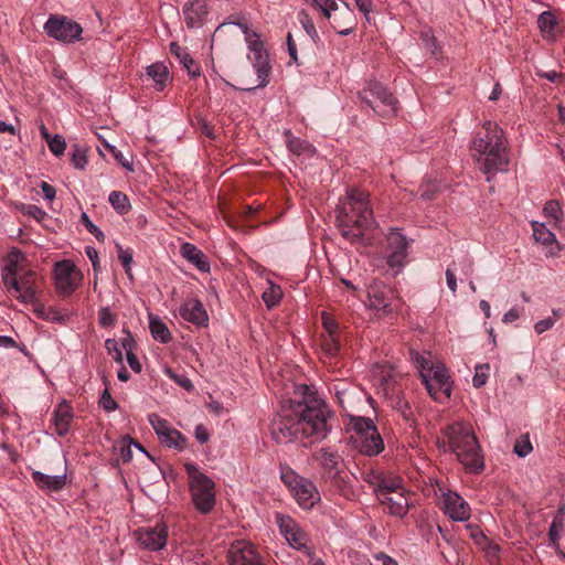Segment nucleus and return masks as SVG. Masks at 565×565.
<instances>
[{
	"instance_id": "obj_1",
	"label": "nucleus",
	"mask_w": 565,
	"mask_h": 565,
	"mask_svg": "<svg viewBox=\"0 0 565 565\" xmlns=\"http://www.w3.org/2000/svg\"><path fill=\"white\" fill-rule=\"evenodd\" d=\"M297 391L306 396L305 399L291 402L277 414L270 425L273 438L279 444L297 440L317 443L326 439L331 430L327 404L313 396L308 385H300Z\"/></svg>"
},
{
	"instance_id": "obj_2",
	"label": "nucleus",
	"mask_w": 565,
	"mask_h": 565,
	"mask_svg": "<svg viewBox=\"0 0 565 565\" xmlns=\"http://www.w3.org/2000/svg\"><path fill=\"white\" fill-rule=\"evenodd\" d=\"M335 222L342 236L359 242L375 225L370 193L359 188L348 189L335 209Z\"/></svg>"
},
{
	"instance_id": "obj_3",
	"label": "nucleus",
	"mask_w": 565,
	"mask_h": 565,
	"mask_svg": "<svg viewBox=\"0 0 565 565\" xmlns=\"http://www.w3.org/2000/svg\"><path fill=\"white\" fill-rule=\"evenodd\" d=\"M471 156L479 169L490 175L505 171L509 164L507 138L498 124L486 121L470 142Z\"/></svg>"
},
{
	"instance_id": "obj_4",
	"label": "nucleus",
	"mask_w": 565,
	"mask_h": 565,
	"mask_svg": "<svg viewBox=\"0 0 565 565\" xmlns=\"http://www.w3.org/2000/svg\"><path fill=\"white\" fill-rule=\"evenodd\" d=\"M444 436L457 456L459 462L471 471H479L483 467L481 449L472 427L466 423H455L444 429Z\"/></svg>"
},
{
	"instance_id": "obj_5",
	"label": "nucleus",
	"mask_w": 565,
	"mask_h": 565,
	"mask_svg": "<svg viewBox=\"0 0 565 565\" xmlns=\"http://www.w3.org/2000/svg\"><path fill=\"white\" fill-rule=\"evenodd\" d=\"M411 358L429 395L440 403L448 401L451 394V382L445 365L440 362L434 363L428 355L418 352H412Z\"/></svg>"
},
{
	"instance_id": "obj_6",
	"label": "nucleus",
	"mask_w": 565,
	"mask_h": 565,
	"mask_svg": "<svg viewBox=\"0 0 565 565\" xmlns=\"http://www.w3.org/2000/svg\"><path fill=\"white\" fill-rule=\"evenodd\" d=\"M184 469L189 479L192 502L201 513H210L215 505V483L193 462H186Z\"/></svg>"
},
{
	"instance_id": "obj_7",
	"label": "nucleus",
	"mask_w": 565,
	"mask_h": 565,
	"mask_svg": "<svg viewBox=\"0 0 565 565\" xmlns=\"http://www.w3.org/2000/svg\"><path fill=\"white\" fill-rule=\"evenodd\" d=\"M350 417L351 440L354 447L365 456H377L384 450V441L371 418Z\"/></svg>"
},
{
	"instance_id": "obj_8",
	"label": "nucleus",
	"mask_w": 565,
	"mask_h": 565,
	"mask_svg": "<svg viewBox=\"0 0 565 565\" xmlns=\"http://www.w3.org/2000/svg\"><path fill=\"white\" fill-rule=\"evenodd\" d=\"M280 477L296 502L302 509H312L320 502V493L310 479L298 475L290 468H282Z\"/></svg>"
},
{
	"instance_id": "obj_9",
	"label": "nucleus",
	"mask_w": 565,
	"mask_h": 565,
	"mask_svg": "<svg viewBox=\"0 0 565 565\" xmlns=\"http://www.w3.org/2000/svg\"><path fill=\"white\" fill-rule=\"evenodd\" d=\"M360 97L379 116L390 117L397 111L396 98L377 82H367L360 92Z\"/></svg>"
},
{
	"instance_id": "obj_10",
	"label": "nucleus",
	"mask_w": 565,
	"mask_h": 565,
	"mask_svg": "<svg viewBox=\"0 0 565 565\" xmlns=\"http://www.w3.org/2000/svg\"><path fill=\"white\" fill-rule=\"evenodd\" d=\"M53 279L60 297H71L83 284L84 275L71 259L56 262L53 266Z\"/></svg>"
},
{
	"instance_id": "obj_11",
	"label": "nucleus",
	"mask_w": 565,
	"mask_h": 565,
	"mask_svg": "<svg viewBox=\"0 0 565 565\" xmlns=\"http://www.w3.org/2000/svg\"><path fill=\"white\" fill-rule=\"evenodd\" d=\"M385 241L383 257L388 268L397 274L407 263L411 241L398 228H391Z\"/></svg>"
},
{
	"instance_id": "obj_12",
	"label": "nucleus",
	"mask_w": 565,
	"mask_h": 565,
	"mask_svg": "<svg viewBox=\"0 0 565 565\" xmlns=\"http://www.w3.org/2000/svg\"><path fill=\"white\" fill-rule=\"evenodd\" d=\"M42 277L33 268L15 278L13 284H7L4 286L17 300L21 303L29 305L38 299L42 289Z\"/></svg>"
},
{
	"instance_id": "obj_13",
	"label": "nucleus",
	"mask_w": 565,
	"mask_h": 565,
	"mask_svg": "<svg viewBox=\"0 0 565 565\" xmlns=\"http://www.w3.org/2000/svg\"><path fill=\"white\" fill-rule=\"evenodd\" d=\"M46 34L62 43H73L81 40L82 26L65 15H50L43 26Z\"/></svg>"
},
{
	"instance_id": "obj_14",
	"label": "nucleus",
	"mask_w": 565,
	"mask_h": 565,
	"mask_svg": "<svg viewBox=\"0 0 565 565\" xmlns=\"http://www.w3.org/2000/svg\"><path fill=\"white\" fill-rule=\"evenodd\" d=\"M275 521L281 536L291 548L309 554V537L291 516L282 513H276Z\"/></svg>"
},
{
	"instance_id": "obj_15",
	"label": "nucleus",
	"mask_w": 565,
	"mask_h": 565,
	"mask_svg": "<svg viewBox=\"0 0 565 565\" xmlns=\"http://www.w3.org/2000/svg\"><path fill=\"white\" fill-rule=\"evenodd\" d=\"M34 267L28 257L17 248L11 249L1 264V277L4 285L13 284V280Z\"/></svg>"
},
{
	"instance_id": "obj_16",
	"label": "nucleus",
	"mask_w": 565,
	"mask_h": 565,
	"mask_svg": "<svg viewBox=\"0 0 565 565\" xmlns=\"http://www.w3.org/2000/svg\"><path fill=\"white\" fill-rule=\"evenodd\" d=\"M148 420L162 445L179 450H183L185 448V438L180 431L172 428L167 419L162 418L158 414H150L148 416Z\"/></svg>"
},
{
	"instance_id": "obj_17",
	"label": "nucleus",
	"mask_w": 565,
	"mask_h": 565,
	"mask_svg": "<svg viewBox=\"0 0 565 565\" xmlns=\"http://www.w3.org/2000/svg\"><path fill=\"white\" fill-rule=\"evenodd\" d=\"M394 291L382 282H374L367 290V307L379 315H387L395 307Z\"/></svg>"
},
{
	"instance_id": "obj_18",
	"label": "nucleus",
	"mask_w": 565,
	"mask_h": 565,
	"mask_svg": "<svg viewBox=\"0 0 565 565\" xmlns=\"http://www.w3.org/2000/svg\"><path fill=\"white\" fill-rule=\"evenodd\" d=\"M135 536L141 547L160 551L167 544L168 529L164 523H157L153 527L147 526L137 530Z\"/></svg>"
},
{
	"instance_id": "obj_19",
	"label": "nucleus",
	"mask_w": 565,
	"mask_h": 565,
	"mask_svg": "<svg viewBox=\"0 0 565 565\" xmlns=\"http://www.w3.org/2000/svg\"><path fill=\"white\" fill-rule=\"evenodd\" d=\"M441 509L446 515L456 522L467 521L470 518V507L468 502L451 490L443 492Z\"/></svg>"
},
{
	"instance_id": "obj_20",
	"label": "nucleus",
	"mask_w": 565,
	"mask_h": 565,
	"mask_svg": "<svg viewBox=\"0 0 565 565\" xmlns=\"http://www.w3.org/2000/svg\"><path fill=\"white\" fill-rule=\"evenodd\" d=\"M247 57L250 61L253 68L257 75L258 84L256 87L267 86L271 74V65L265 45L248 52Z\"/></svg>"
},
{
	"instance_id": "obj_21",
	"label": "nucleus",
	"mask_w": 565,
	"mask_h": 565,
	"mask_svg": "<svg viewBox=\"0 0 565 565\" xmlns=\"http://www.w3.org/2000/svg\"><path fill=\"white\" fill-rule=\"evenodd\" d=\"M533 237L536 243L541 244L545 249L547 257L557 256L561 252V246L556 239L555 234L544 224L537 221L531 222Z\"/></svg>"
},
{
	"instance_id": "obj_22",
	"label": "nucleus",
	"mask_w": 565,
	"mask_h": 565,
	"mask_svg": "<svg viewBox=\"0 0 565 565\" xmlns=\"http://www.w3.org/2000/svg\"><path fill=\"white\" fill-rule=\"evenodd\" d=\"M227 558L231 565H249L259 559L252 544L243 540L231 545Z\"/></svg>"
},
{
	"instance_id": "obj_23",
	"label": "nucleus",
	"mask_w": 565,
	"mask_h": 565,
	"mask_svg": "<svg viewBox=\"0 0 565 565\" xmlns=\"http://www.w3.org/2000/svg\"><path fill=\"white\" fill-rule=\"evenodd\" d=\"M180 316L184 321L193 323L198 327H205L209 322V316L202 302L198 299H189L184 301L180 309Z\"/></svg>"
},
{
	"instance_id": "obj_24",
	"label": "nucleus",
	"mask_w": 565,
	"mask_h": 565,
	"mask_svg": "<svg viewBox=\"0 0 565 565\" xmlns=\"http://www.w3.org/2000/svg\"><path fill=\"white\" fill-rule=\"evenodd\" d=\"M185 23L189 28H200L206 21L209 7L206 0H191L183 7Z\"/></svg>"
},
{
	"instance_id": "obj_25",
	"label": "nucleus",
	"mask_w": 565,
	"mask_h": 565,
	"mask_svg": "<svg viewBox=\"0 0 565 565\" xmlns=\"http://www.w3.org/2000/svg\"><path fill=\"white\" fill-rule=\"evenodd\" d=\"M377 499L387 509L391 515L403 518L408 511L409 499L407 492L392 493Z\"/></svg>"
},
{
	"instance_id": "obj_26",
	"label": "nucleus",
	"mask_w": 565,
	"mask_h": 565,
	"mask_svg": "<svg viewBox=\"0 0 565 565\" xmlns=\"http://www.w3.org/2000/svg\"><path fill=\"white\" fill-rule=\"evenodd\" d=\"M72 418V406L67 402L62 401L53 412V424L58 436H65L68 433Z\"/></svg>"
},
{
	"instance_id": "obj_27",
	"label": "nucleus",
	"mask_w": 565,
	"mask_h": 565,
	"mask_svg": "<svg viewBox=\"0 0 565 565\" xmlns=\"http://www.w3.org/2000/svg\"><path fill=\"white\" fill-rule=\"evenodd\" d=\"M315 460L330 476H335L341 461L340 455L331 448H321L313 455Z\"/></svg>"
},
{
	"instance_id": "obj_28",
	"label": "nucleus",
	"mask_w": 565,
	"mask_h": 565,
	"mask_svg": "<svg viewBox=\"0 0 565 565\" xmlns=\"http://www.w3.org/2000/svg\"><path fill=\"white\" fill-rule=\"evenodd\" d=\"M181 256L195 266L200 271L210 270V262L204 253L191 243H183L180 247Z\"/></svg>"
},
{
	"instance_id": "obj_29",
	"label": "nucleus",
	"mask_w": 565,
	"mask_h": 565,
	"mask_svg": "<svg viewBox=\"0 0 565 565\" xmlns=\"http://www.w3.org/2000/svg\"><path fill=\"white\" fill-rule=\"evenodd\" d=\"M146 75L152 81L151 87L157 92H162L171 81L169 70L162 62L147 66Z\"/></svg>"
},
{
	"instance_id": "obj_30",
	"label": "nucleus",
	"mask_w": 565,
	"mask_h": 565,
	"mask_svg": "<svg viewBox=\"0 0 565 565\" xmlns=\"http://www.w3.org/2000/svg\"><path fill=\"white\" fill-rule=\"evenodd\" d=\"M557 18L552 11H544L537 17V28L543 40L554 42L556 40Z\"/></svg>"
},
{
	"instance_id": "obj_31",
	"label": "nucleus",
	"mask_w": 565,
	"mask_h": 565,
	"mask_svg": "<svg viewBox=\"0 0 565 565\" xmlns=\"http://www.w3.org/2000/svg\"><path fill=\"white\" fill-rule=\"evenodd\" d=\"M32 479L40 489L47 491H58L66 483V475L51 476L41 471H33Z\"/></svg>"
},
{
	"instance_id": "obj_32",
	"label": "nucleus",
	"mask_w": 565,
	"mask_h": 565,
	"mask_svg": "<svg viewBox=\"0 0 565 565\" xmlns=\"http://www.w3.org/2000/svg\"><path fill=\"white\" fill-rule=\"evenodd\" d=\"M333 390L339 405L343 411L349 412L353 407L356 390L345 382L335 383Z\"/></svg>"
},
{
	"instance_id": "obj_33",
	"label": "nucleus",
	"mask_w": 565,
	"mask_h": 565,
	"mask_svg": "<svg viewBox=\"0 0 565 565\" xmlns=\"http://www.w3.org/2000/svg\"><path fill=\"white\" fill-rule=\"evenodd\" d=\"M170 52H171V54H173L179 60V62L188 71V74L191 77L200 76V74H201L200 73V67L195 64L194 60L186 52L185 49H183L179 44L172 42L170 44Z\"/></svg>"
},
{
	"instance_id": "obj_34",
	"label": "nucleus",
	"mask_w": 565,
	"mask_h": 565,
	"mask_svg": "<svg viewBox=\"0 0 565 565\" xmlns=\"http://www.w3.org/2000/svg\"><path fill=\"white\" fill-rule=\"evenodd\" d=\"M149 329L152 338L160 343H168L171 341L172 335L168 326L161 318L152 313L149 315Z\"/></svg>"
},
{
	"instance_id": "obj_35",
	"label": "nucleus",
	"mask_w": 565,
	"mask_h": 565,
	"mask_svg": "<svg viewBox=\"0 0 565 565\" xmlns=\"http://www.w3.org/2000/svg\"><path fill=\"white\" fill-rule=\"evenodd\" d=\"M402 492H407V490L399 477L384 478L375 489L377 498H383L392 493Z\"/></svg>"
},
{
	"instance_id": "obj_36",
	"label": "nucleus",
	"mask_w": 565,
	"mask_h": 565,
	"mask_svg": "<svg viewBox=\"0 0 565 565\" xmlns=\"http://www.w3.org/2000/svg\"><path fill=\"white\" fill-rule=\"evenodd\" d=\"M543 214L548 221V223L555 227L556 230L561 231L563 226V210L558 201L551 200L545 203L543 209Z\"/></svg>"
},
{
	"instance_id": "obj_37",
	"label": "nucleus",
	"mask_w": 565,
	"mask_h": 565,
	"mask_svg": "<svg viewBox=\"0 0 565 565\" xmlns=\"http://www.w3.org/2000/svg\"><path fill=\"white\" fill-rule=\"evenodd\" d=\"M32 306L34 313L45 321L51 322H61L64 320V315L60 312L57 309L52 307H45L39 299H35L34 302H30Z\"/></svg>"
},
{
	"instance_id": "obj_38",
	"label": "nucleus",
	"mask_w": 565,
	"mask_h": 565,
	"mask_svg": "<svg viewBox=\"0 0 565 565\" xmlns=\"http://www.w3.org/2000/svg\"><path fill=\"white\" fill-rule=\"evenodd\" d=\"M262 298L267 308H274L280 302L282 298V289L274 281L267 280V288L264 290Z\"/></svg>"
},
{
	"instance_id": "obj_39",
	"label": "nucleus",
	"mask_w": 565,
	"mask_h": 565,
	"mask_svg": "<svg viewBox=\"0 0 565 565\" xmlns=\"http://www.w3.org/2000/svg\"><path fill=\"white\" fill-rule=\"evenodd\" d=\"M341 15L344 20V23H340L337 19H334V22L332 25H333L334 30H337V32L340 35H349L353 31L354 24H353V12L351 11V9L349 8V6L347 3H344L343 10H341Z\"/></svg>"
},
{
	"instance_id": "obj_40",
	"label": "nucleus",
	"mask_w": 565,
	"mask_h": 565,
	"mask_svg": "<svg viewBox=\"0 0 565 565\" xmlns=\"http://www.w3.org/2000/svg\"><path fill=\"white\" fill-rule=\"evenodd\" d=\"M108 202L121 215L127 214L131 209L128 196L120 191L110 192Z\"/></svg>"
},
{
	"instance_id": "obj_41",
	"label": "nucleus",
	"mask_w": 565,
	"mask_h": 565,
	"mask_svg": "<svg viewBox=\"0 0 565 565\" xmlns=\"http://www.w3.org/2000/svg\"><path fill=\"white\" fill-rule=\"evenodd\" d=\"M116 249H117L118 259L120 260V263L125 269V273L127 274V276L129 278H132V269H131L132 259H134L132 249L130 247H124L119 243H116Z\"/></svg>"
},
{
	"instance_id": "obj_42",
	"label": "nucleus",
	"mask_w": 565,
	"mask_h": 565,
	"mask_svg": "<svg viewBox=\"0 0 565 565\" xmlns=\"http://www.w3.org/2000/svg\"><path fill=\"white\" fill-rule=\"evenodd\" d=\"M132 447H136L138 450L146 452L138 443H135L129 436H126L119 444V456L124 462H128L132 459Z\"/></svg>"
},
{
	"instance_id": "obj_43",
	"label": "nucleus",
	"mask_w": 565,
	"mask_h": 565,
	"mask_svg": "<svg viewBox=\"0 0 565 565\" xmlns=\"http://www.w3.org/2000/svg\"><path fill=\"white\" fill-rule=\"evenodd\" d=\"M322 349L329 356H334L340 349L339 334H324L322 339Z\"/></svg>"
},
{
	"instance_id": "obj_44",
	"label": "nucleus",
	"mask_w": 565,
	"mask_h": 565,
	"mask_svg": "<svg viewBox=\"0 0 565 565\" xmlns=\"http://www.w3.org/2000/svg\"><path fill=\"white\" fill-rule=\"evenodd\" d=\"M71 162L75 169H78V170L85 169V167L87 164L86 150L78 145L73 146Z\"/></svg>"
},
{
	"instance_id": "obj_45",
	"label": "nucleus",
	"mask_w": 565,
	"mask_h": 565,
	"mask_svg": "<svg viewBox=\"0 0 565 565\" xmlns=\"http://www.w3.org/2000/svg\"><path fill=\"white\" fill-rule=\"evenodd\" d=\"M164 373L185 391L192 392L194 390L192 381L185 374L175 373L169 367L164 370Z\"/></svg>"
},
{
	"instance_id": "obj_46",
	"label": "nucleus",
	"mask_w": 565,
	"mask_h": 565,
	"mask_svg": "<svg viewBox=\"0 0 565 565\" xmlns=\"http://www.w3.org/2000/svg\"><path fill=\"white\" fill-rule=\"evenodd\" d=\"M489 364H479L476 366L475 374L472 377V383L475 387H482L487 383L489 376Z\"/></svg>"
},
{
	"instance_id": "obj_47",
	"label": "nucleus",
	"mask_w": 565,
	"mask_h": 565,
	"mask_svg": "<svg viewBox=\"0 0 565 565\" xmlns=\"http://www.w3.org/2000/svg\"><path fill=\"white\" fill-rule=\"evenodd\" d=\"M311 2L327 19H330L332 12L339 9L337 0H311Z\"/></svg>"
},
{
	"instance_id": "obj_48",
	"label": "nucleus",
	"mask_w": 565,
	"mask_h": 565,
	"mask_svg": "<svg viewBox=\"0 0 565 565\" xmlns=\"http://www.w3.org/2000/svg\"><path fill=\"white\" fill-rule=\"evenodd\" d=\"M105 348L108 354L111 355L117 363L122 364L124 356L118 341L115 339H107L105 341Z\"/></svg>"
},
{
	"instance_id": "obj_49",
	"label": "nucleus",
	"mask_w": 565,
	"mask_h": 565,
	"mask_svg": "<svg viewBox=\"0 0 565 565\" xmlns=\"http://www.w3.org/2000/svg\"><path fill=\"white\" fill-rule=\"evenodd\" d=\"M47 146L50 151L55 156H61L66 149L65 139L61 135H55L47 139Z\"/></svg>"
},
{
	"instance_id": "obj_50",
	"label": "nucleus",
	"mask_w": 565,
	"mask_h": 565,
	"mask_svg": "<svg viewBox=\"0 0 565 565\" xmlns=\"http://www.w3.org/2000/svg\"><path fill=\"white\" fill-rule=\"evenodd\" d=\"M117 320L116 315L109 307H104L98 311V322L103 328H110Z\"/></svg>"
},
{
	"instance_id": "obj_51",
	"label": "nucleus",
	"mask_w": 565,
	"mask_h": 565,
	"mask_svg": "<svg viewBox=\"0 0 565 565\" xmlns=\"http://www.w3.org/2000/svg\"><path fill=\"white\" fill-rule=\"evenodd\" d=\"M81 221L83 225L86 227V230L98 241L104 242L105 235L102 232V230L96 226L89 218V216L86 213H82Z\"/></svg>"
},
{
	"instance_id": "obj_52",
	"label": "nucleus",
	"mask_w": 565,
	"mask_h": 565,
	"mask_svg": "<svg viewBox=\"0 0 565 565\" xmlns=\"http://www.w3.org/2000/svg\"><path fill=\"white\" fill-rule=\"evenodd\" d=\"M298 20L310 38H312V39L318 38V33H317L315 23L307 12H305V11L299 12Z\"/></svg>"
},
{
	"instance_id": "obj_53",
	"label": "nucleus",
	"mask_w": 565,
	"mask_h": 565,
	"mask_svg": "<svg viewBox=\"0 0 565 565\" xmlns=\"http://www.w3.org/2000/svg\"><path fill=\"white\" fill-rule=\"evenodd\" d=\"M533 450L532 444L529 437H522L518 439L514 444L513 451L519 457H526Z\"/></svg>"
},
{
	"instance_id": "obj_54",
	"label": "nucleus",
	"mask_w": 565,
	"mask_h": 565,
	"mask_svg": "<svg viewBox=\"0 0 565 565\" xmlns=\"http://www.w3.org/2000/svg\"><path fill=\"white\" fill-rule=\"evenodd\" d=\"M99 406L107 413L115 412L118 408L117 402L111 397L107 387L102 393Z\"/></svg>"
},
{
	"instance_id": "obj_55",
	"label": "nucleus",
	"mask_w": 565,
	"mask_h": 565,
	"mask_svg": "<svg viewBox=\"0 0 565 565\" xmlns=\"http://www.w3.org/2000/svg\"><path fill=\"white\" fill-rule=\"evenodd\" d=\"M322 326L324 329V334H339V326L338 322L329 315L322 313Z\"/></svg>"
},
{
	"instance_id": "obj_56",
	"label": "nucleus",
	"mask_w": 565,
	"mask_h": 565,
	"mask_svg": "<svg viewBox=\"0 0 565 565\" xmlns=\"http://www.w3.org/2000/svg\"><path fill=\"white\" fill-rule=\"evenodd\" d=\"M438 189L439 185L437 182H433L430 180L424 181L420 186V195L422 198L429 200Z\"/></svg>"
},
{
	"instance_id": "obj_57",
	"label": "nucleus",
	"mask_w": 565,
	"mask_h": 565,
	"mask_svg": "<svg viewBox=\"0 0 565 565\" xmlns=\"http://www.w3.org/2000/svg\"><path fill=\"white\" fill-rule=\"evenodd\" d=\"M109 151L113 153L115 159L127 170L132 171V163L124 156V153L116 149V147L110 146L109 143L106 145Z\"/></svg>"
},
{
	"instance_id": "obj_58",
	"label": "nucleus",
	"mask_w": 565,
	"mask_h": 565,
	"mask_svg": "<svg viewBox=\"0 0 565 565\" xmlns=\"http://www.w3.org/2000/svg\"><path fill=\"white\" fill-rule=\"evenodd\" d=\"M420 39L424 42L427 50H429L431 53H435L437 50V41L436 38L433 35L431 31H423L420 33Z\"/></svg>"
},
{
	"instance_id": "obj_59",
	"label": "nucleus",
	"mask_w": 565,
	"mask_h": 565,
	"mask_svg": "<svg viewBox=\"0 0 565 565\" xmlns=\"http://www.w3.org/2000/svg\"><path fill=\"white\" fill-rule=\"evenodd\" d=\"M245 42H246L248 52L259 49L265 45L260 39V35L256 31L254 33L247 35L245 38Z\"/></svg>"
},
{
	"instance_id": "obj_60",
	"label": "nucleus",
	"mask_w": 565,
	"mask_h": 565,
	"mask_svg": "<svg viewBox=\"0 0 565 565\" xmlns=\"http://www.w3.org/2000/svg\"><path fill=\"white\" fill-rule=\"evenodd\" d=\"M555 324V318H545L540 321H537L534 324V330L537 334H542L546 332L547 330L552 329Z\"/></svg>"
},
{
	"instance_id": "obj_61",
	"label": "nucleus",
	"mask_w": 565,
	"mask_h": 565,
	"mask_svg": "<svg viewBox=\"0 0 565 565\" xmlns=\"http://www.w3.org/2000/svg\"><path fill=\"white\" fill-rule=\"evenodd\" d=\"M85 254L89 258L94 271L97 273L99 270V268H100V266H99V256H98L97 249L95 247H93V246H86L85 247Z\"/></svg>"
},
{
	"instance_id": "obj_62",
	"label": "nucleus",
	"mask_w": 565,
	"mask_h": 565,
	"mask_svg": "<svg viewBox=\"0 0 565 565\" xmlns=\"http://www.w3.org/2000/svg\"><path fill=\"white\" fill-rule=\"evenodd\" d=\"M125 337L121 339L119 345L126 353L134 352L135 340L132 334L127 329H124Z\"/></svg>"
},
{
	"instance_id": "obj_63",
	"label": "nucleus",
	"mask_w": 565,
	"mask_h": 565,
	"mask_svg": "<svg viewBox=\"0 0 565 565\" xmlns=\"http://www.w3.org/2000/svg\"><path fill=\"white\" fill-rule=\"evenodd\" d=\"M562 531V520L558 518H555L550 526V537L552 542H556L559 537Z\"/></svg>"
},
{
	"instance_id": "obj_64",
	"label": "nucleus",
	"mask_w": 565,
	"mask_h": 565,
	"mask_svg": "<svg viewBox=\"0 0 565 565\" xmlns=\"http://www.w3.org/2000/svg\"><path fill=\"white\" fill-rule=\"evenodd\" d=\"M521 316V310L516 307L511 308L508 310L502 318L503 323H512L516 321Z\"/></svg>"
}]
</instances>
